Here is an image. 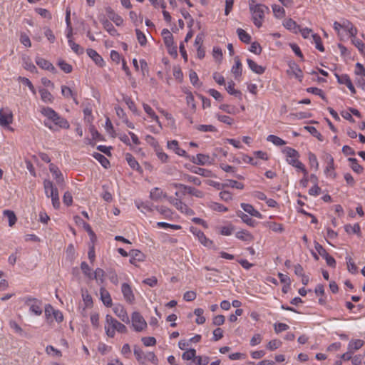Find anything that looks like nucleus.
<instances>
[{
	"label": "nucleus",
	"mask_w": 365,
	"mask_h": 365,
	"mask_svg": "<svg viewBox=\"0 0 365 365\" xmlns=\"http://www.w3.org/2000/svg\"><path fill=\"white\" fill-rule=\"evenodd\" d=\"M98 19L100 22L102 24L103 28L108 32V34L113 36L118 35V31L112 24L105 16L103 14H100L98 16Z\"/></svg>",
	"instance_id": "obj_11"
},
{
	"label": "nucleus",
	"mask_w": 365,
	"mask_h": 365,
	"mask_svg": "<svg viewBox=\"0 0 365 365\" xmlns=\"http://www.w3.org/2000/svg\"><path fill=\"white\" fill-rule=\"evenodd\" d=\"M225 187L242 190L244 188V185L234 180H227L222 185V187Z\"/></svg>",
	"instance_id": "obj_45"
},
{
	"label": "nucleus",
	"mask_w": 365,
	"mask_h": 365,
	"mask_svg": "<svg viewBox=\"0 0 365 365\" xmlns=\"http://www.w3.org/2000/svg\"><path fill=\"white\" fill-rule=\"evenodd\" d=\"M106 274H107L108 279H110V281L111 282V283H113L115 285L118 284V282H119L118 277L115 270H113L112 269H108Z\"/></svg>",
	"instance_id": "obj_56"
},
{
	"label": "nucleus",
	"mask_w": 365,
	"mask_h": 365,
	"mask_svg": "<svg viewBox=\"0 0 365 365\" xmlns=\"http://www.w3.org/2000/svg\"><path fill=\"white\" fill-rule=\"evenodd\" d=\"M283 26L288 30L291 31L294 34L299 33L300 26L294 21L292 19H285Z\"/></svg>",
	"instance_id": "obj_27"
},
{
	"label": "nucleus",
	"mask_w": 365,
	"mask_h": 365,
	"mask_svg": "<svg viewBox=\"0 0 365 365\" xmlns=\"http://www.w3.org/2000/svg\"><path fill=\"white\" fill-rule=\"evenodd\" d=\"M143 107L145 112L158 124L160 128H162V124L159 120V118L155 114L153 108L146 103H143Z\"/></svg>",
	"instance_id": "obj_35"
},
{
	"label": "nucleus",
	"mask_w": 365,
	"mask_h": 365,
	"mask_svg": "<svg viewBox=\"0 0 365 365\" xmlns=\"http://www.w3.org/2000/svg\"><path fill=\"white\" fill-rule=\"evenodd\" d=\"M267 140L277 146L286 144V142L283 139L274 135H269L267 138Z\"/></svg>",
	"instance_id": "obj_49"
},
{
	"label": "nucleus",
	"mask_w": 365,
	"mask_h": 365,
	"mask_svg": "<svg viewBox=\"0 0 365 365\" xmlns=\"http://www.w3.org/2000/svg\"><path fill=\"white\" fill-rule=\"evenodd\" d=\"M335 76L337 79V82L340 84H344L349 89L352 95L356 93V89L347 74L339 75L338 73H335Z\"/></svg>",
	"instance_id": "obj_7"
},
{
	"label": "nucleus",
	"mask_w": 365,
	"mask_h": 365,
	"mask_svg": "<svg viewBox=\"0 0 365 365\" xmlns=\"http://www.w3.org/2000/svg\"><path fill=\"white\" fill-rule=\"evenodd\" d=\"M248 67L255 73L257 74H262L264 71L265 68L262 67V66L258 65L256 62H255L253 60L250 58L247 59Z\"/></svg>",
	"instance_id": "obj_32"
},
{
	"label": "nucleus",
	"mask_w": 365,
	"mask_h": 365,
	"mask_svg": "<svg viewBox=\"0 0 365 365\" xmlns=\"http://www.w3.org/2000/svg\"><path fill=\"white\" fill-rule=\"evenodd\" d=\"M231 71L235 76V78H237L242 76V65L239 56L235 57V65L232 67Z\"/></svg>",
	"instance_id": "obj_28"
},
{
	"label": "nucleus",
	"mask_w": 365,
	"mask_h": 365,
	"mask_svg": "<svg viewBox=\"0 0 365 365\" xmlns=\"http://www.w3.org/2000/svg\"><path fill=\"white\" fill-rule=\"evenodd\" d=\"M121 292L126 302L133 304L135 302V296L130 285L128 283H123L121 285Z\"/></svg>",
	"instance_id": "obj_6"
},
{
	"label": "nucleus",
	"mask_w": 365,
	"mask_h": 365,
	"mask_svg": "<svg viewBox=\"0 0 365 365\" xmlns=\"http://www.w3.org/2000/svg\"><path fill=\"white\" fill-rule=\"evenodd\" d=\"M42 302L41 301H35V303L30 304L29 306V312L36 315L39 316L42 314Z\"/></svg>",
	"instance_id": "obj_39"
},
{
	"label": "nucleus",
	"mask_w": 365,
	"mask_h": 365,
	"mask_svg": "<svg viewBox=\"0 0 365 365\" xmlns=\"http://www.w3.org/2000/svg\"><path fill=\"white\" fill-rule=\"evenodd\" d=\"M106 322L108 325L112 327L115 331H117L119 333L127 332L126 327L109 314H107L106 317Z\"/></svg>",
	"instance_id": "obj_5"
},
{
	"label": "nucleus",
	"mask_w": 365,
	"mask_h": 365,
	"mask_svg": "<svg viewBox=\"0 0 365 365\" xmlns=\"http://www.w3.org/2000/svg\"><path fill=\"white\" fill-rule=\"evenodd\" d=\"M203 313L204 311L201 308H197L194 310L195 315L197 317V319H195V322L197 324H202L205 322V317H203Z\"/></svg>",
	"instance_id": "obj_54"
},
{
	"label": "nucleus",
	"mask_w": 365,
	"mask_h": 365,
	"mask_svg": "<svg viewBox=\"0 0 365 365\" xmlns=\"http://www.w3.org/2000/svg\"><path fill=\"white\" fill-rule=\"evenodd\" d=\"M312 36L313 41L315 43L316 48L322 52L324 51V47L322 44L321 37L317 34H312Z\"/></svg>",
	"instance_id": "obj_55"
},
{
	"label": "nucleus",
	"mask_w": 365,
	"mask_h": 365,
	"mask_svg": "<svg viewBox=\"0 0 365 365\" xmlns=\"http://www.w3.org/2000/svg\"><path fill=\"white\" fill-rule=\"evenodd\" d=\"M342 29L346 31L351 37H355L357 34V29L349 21H345L341 24Z\"/></svg>",
	"instance_id": "obj_37"
},
{
	"label": "nucleus",
	"mask_w": 365,
	"mask_h": 365,
	"mask_svg": "<svg viewBox=\"0 0 365 365\" xmlns=\"http://www.w3.org/2000/svg\"><path fill=\"white\" fill-rule=\"evenodd\" d=\"M304 129L307 130L312 136L317 138L318 140L321 141L323 140V137L322 134L317 130L315 127L307 125L304 127Z\"/></svg>",
	"instance_id": "obj_57"
},
{
	"label": "nucleus",
	"mask_w": 365,
	"mask_h": 365,
	"mask_svg": "<svg viewBox=\"0 0 365 365\" xmlns=\"http://www.w3.org/2000/svg\"><path fill=\"white\" fill-rule=\"evenodd\" d=\"M240 40L245 43H249L251 41V36L246 32L244 29L238 28L236 31Z\"/></svg>",
	"instance_id": "obj_41"
},
{
	"label": "nucleus",
	"mask_w": 365,
	"mask_h": 365,
	"mask_svg": "<svg viewBox=\"0 0 365 365\" xmlns=\"http://www.w3.org/2000/svg\"><path fill=\"white\" fill-rule=\"evenodd\" d=\"M215 162V158H212L208 155L199 153L196 155V165H212Z\"/></svg>",
	"instance_id": "obj_17"
},
{
	"label": "nucleus",
	"mask_w": 365,
	"mask_h": 365,
	"mask_svg": "<svg viewBox=\"0 0 365 365\" xmlns=\"http://www.w3.org/2000/svg\"><path fill=\"white\" fill-rule=\"evenodd\" d=\"M81 269L83 274L85 276H86L88 278L91 279V277H93V273L91 272V269L86 262H81Z\"/></svg>",
	"instance_id": "obj_62"
},
{
	"label": "nucleus",
	"mask_w": 365,
	"mask_h": 365,
	"mask_svg": "<svg viewBox=\"0 0 365 365\" xmlns=\"http://www.w3.org/2000/svg\"><path fill=\"white\" fill-rule=\"evenodd\" d=\"M186 194H190L198 198H202L204 197V192L202 191L187 185L185 186L181 195H185Z\"/></svg>",
	"instance_id": "obj_25"
},
{
	"label": "nucleus",
	"mask_w": 365,
	"mask_h": 365,
	"mask_svg": "<svg viewBox=\"0 0 365 365\" xmlns=\"http://www.w3.org/2000/svg\"><path fill=\"white\" fill-rule=\"evenodd\" d=\"M49 171L51 173L53 178L56 180V183L58 185H59L60 186L64 185V179L63 174L55 164H49Z\"/></svg>",
	"instance_id": "obj_10"
},
{
	"label": "nucleus",
	"mask_w": 365,
	"mask_h": 365,
	"mask_svg": "<svg viewBox=\"0 0 365 365\" xmlns=\"http://www.w3.org/2000/svg\"><path fill=\"white\" fill-rule=\"evenodd\" d=\"M68 43L69 46L71 47V48L75 53H76L78 55H81V54L83 53V52H84L83 48L78 43H76L73 41V39H68Z\"/></svg>",
	"instance_id": "obj_50"
},
{
	"label": "nucleus",
	"mask_w": 365,
	"mask_h": 365,
	"mask_svg": "<svg viewBox=\"0 0 365 365\" xmlns=\"http://www.w3.org/2000/svg\"><path fill=\"white\" fill-rule=\"evenodd\" d=\"M190 231L197 237L199 241L205 247H209L212 244V242L206 237L202 231L195 227H190Z\"/></svg>",
	"instance_id": "obj_8"
},
{
	"label": "nucleus",
	"mask_w": 365,
	"mask_h": 365,
	"mask_svg": "<svg viewBox=\"0 0 365 365\" xmlns=\"http://www.w3.org/2000/svg\"><path fill=\"white\" fill-rule=\"evenodd\" d=\"M168 148L173 150L175 154L182 157H188L186 151L179 147L178 142L176 140H173L170 141H168L167 143Z\"/></svg>",
	"instance_id": "obj_15"
},
{
	"label": "nucleus",
	"mask_w": 365,
	"mask_h": 365,
	"mask_svg": "<svg viewBox=\"0 0 365 365\" xmlns=\"http://www.w3.org/2000/svg\"><path fill=\"white\" fill-rule=\"evenodd\" d=\"M307 92L320 96L323 100L327 101V98L323 91L317 87H309L307 88Z\"/></svg>",
	"instance_id": "obj_61"
},
{
	"label": "nucleus",
	"mask_w": 365,
	"mask_h": 365,
	"mask_svg": "<svg viewBox=\"0 0 365 365\" xmlns=\"http://www.w3.org/2000/svg\"><path fill=\"white\" fill-rule=\"evenodd\" d=\"M309 163L312 168H314L316 170L319 168V163L317 158L315 154L309 152L308 154Z\"/></svg>",
	"instance_id": "obj_63"
},
{
	"label": "nucleus",
	"mask_w": 365,
	"mask_h": 365,
	"mask_svg": "<svg viewBox=\"0 0 365 365\" xmlns=\"http://www.w3.org/2000/svg\"><path fill=\"white\" fill-rule=\"evenodd\" d=\"M155 210H156L159 213L163 215L165 218L171 217L173 212L171 210L165 206H155Z\"/></svg>",
	"instance_id": "obj_51"
},
{
	"label": "nucleus",
	"mask_w": 365,
	"mask_h": 365,
	"mask_svg": "<svg viewBox=\"0 0 365 365\" xmlns=\"http://www.w3.org/2000/svg\"><path fill=\"white\" fill-rule=\"evenodd\" d=\"M344 230L349 234H359L360 232L361 228L359 225L358 223H356L354 225H346L344 226Z\"/></svg>",
	"instance_id": "obj_58"
},
{
	"label": "nucleus",
	"mask_w": 365,
	"mask_h": 365,
	"mask_svg": "<svg viewBox=\"0 0 365 365\" xmlns=\"http://www.w3.org/2000/svg\"><path fill=\"white\" fill-rule=\"evenodd\" d=\"M115 112H116V114L118 116V118H121L123 120V122L124 123H125L126 125L129 128L134 129L135 128L134 124L128 120L127 115H126L125 111L123 110V109L119 106L115 107Z\"/></svg>",
	"instance_id": "obj_26"
},
{
	"label": "nucleus",
	"mask_w": 365,
	"mask_h": 365,
	"mask_svg": "<svg viewBox=\"0 0 365 365\" xmlns=\"http://www.w3.org/2000/svg\"><path fill=\"white\" fill-rule=\"evenodd\" d=\"M113 312L115 313V314L123 322L125 323H129L130 322V319H129V317L127 314V312L126 310L125 309V308L123 307V305L121 304H116L114 306L113 309Z\"/></svg>",
	"instance_id": "obj_12"
},
{
	"label": "nucleus",
	"mask_w": 365,
	"mask_h": 365,
	"mask_svg": "<svg viewBox=\"0 0 365 365\" xmlns=\"http://www.w3.org/2000/svg\"><path fill=\"white\" fill-rule=\"evenodd\" d=\"M132 326L135 331L139 332L147 327V322L138 312H134L131 316Z\"/></svg>",
	"instance_id": "obj_3"
},
{
	"label": "nucleus",
	"mask_w": 365,
	"mask_h": 365,
	"mask_svg": "<svg viewBox=\"0 0 365 365\" xmlns=\"http://www.w3.org/2000/svg\"><path fill=\"white\" fill-rule=\"evenodd\" d=\"M13 121V114L12 112L7 109L4 110L0 109V125L2 127H7Z\"/></svg>",
	"instance_id": "obj_9"
},
{
	"label": "nucleus",
	"mask_w": 365,
	"mask_h": 365,
	"mask_svg": "<svg viewBox=\"0 0 365 365\" xmlns=\"http://www.w3.org/2000/svg\"><path fill=\"white\" fill-rule=\"evenodd\" d=\"M100 294L101 299L104 304L108 307H111L112 305V299L110 293L103 287L100 289Z\"/></svg>",
	"instance_id": "obj_30"
},
{
	"label": "nucleus",
	"mask_w": 365,
	"mask_h": 365,
	"mask_svg": "<svg viewBox=\"0 0 365 365\" xmlns=\"http://www.w3.org/2000/svg\"><path fill=\"white\" fill-rule=\"evenodd\" d=\"M266 226L273 232L277 233H282L284 230L282 224L272 221L266 222Z\"/></svg>",
	"instance_id": "obj_42"
},
{
	"label": "nucleus",
	"mask_w": 365,
	"mask_h": 365,
	"mask_svg": "<svg viewBox=\"0 0 365 365\" xmlns=\"http://www.w3.org/2000/svg\"><path fill=\"white\" fill-rule=\"evenodd\" d=\"M135 203L136 207L139 210H141V211L145 210L148 212H151L155 209V206L152 203H150L148 202H135Z\"/></svg>",
	"instance_id": "obj_46"
},
{
	"label": "nucleus",
	"mask_w": 365,
	"mask_h": 365,
	"mask_svg": "<svg viewBox=\"0 0 365 365\" xmlns=\"http://www.w3.org/2000/svg\"><path fill=\"white\" fill-rule=\"evenodd\" d=\"M108 18L118 26H121L123 23V18L118 14H115V11L110 8L107 7L106 9Z\"/></svg>",
	"instance_id": "obj_20"
},
{
	"label": "nucleus",
	"mask_w": 365,
	"mask_h": 365,
	"mask_svg": "<svg viewBox=\"0 0 365 365\" xmlns=\"http://www.w3.org/2000/svg\"><path fill=\"white\" fill-rule=\"evenodd\" d=\"M236 214L237 217L241 218L243 222H245L250 227H255L258 224V222L256 220H253L248 215L244 213L241 210H238L236 212Z\"/></svg>",
	"instance_id": "obj_22"
},
{
	"label": "nucleus",
	"mask_w": 365,
	"mask_h": 365,
	"mask_svg": "<svg viewBox=\"0 0 365 365\" xmlns=\"http://www.w3.org/2000/svg\"><path fill=\"white\" fill-rule=\"evenodd\" d=\"M43 183L45 195L47 197L53 199L59 197L58 189L52 181L45 179Z\"/></svg>",
	"instance_id": "obj_4"
},
{
	"label": "nucleus",
	"mask_w": 365,
	"mask_h": 365,
	"mask_svg": "<svg viewBox=\"0 0 365 365\" xmlns=\"http://www.w3.org/2000/svg\"><path fill=\"white\" fill-rule=\"evenodd\" d=\"M41 113L46 117L43 125L52 131L59 129H68V121L50 107H41Z\"/></svg>",
	"instance_id": "obj_1"
},
{
	"label": "nucleus",
	"mask_w": 365,
	"mask_h": 365,
	"mask_svg": "<svg viewBox=\"0 0 365 365\" xmlns=\"http://www.w3.org/2000/svg\"><path fill=\"white\" fill-rule=\"evenodd\" d=\"M105 271L101 268H97L93 273V277L91 279H96L97 282L99 281L101 284L104 282Z\"/></svg>",
	"instance_id": "obj_43"
},
{
	"label": "nucleus",
	"mask_w": 365,
	"mask_h": 365,
	"mask_svg": "<svg viewBox=\"0 0 365 365\" xmlns=\"http://www.w3.org/2000/svg\"><path fill=\"white\" fill-rule=\"evenodd\" d=\"M235 82L233 81H230L227 83V86H226V91L227 93L230 95H232L237 98H238L240 100L242 99V93L240 90L235 89Z\"/></svg>",
	"instance_id": "obj_31"
},
{
	"label": "nucleus",
	"mask_w": 365,
	"mask_h": 365,
	"mask_svg": "<svg viewBox=\"0 0 365 365\" xmlns=\"http://www.w3.org/2000/svg\"><path fill=\"white\" fill-rule=\"evenodd\" d=\"M23 67L30 71L31 73H37V68L35 65L32 63L31 58L29 56H24L22 58Z\"/></svg>",
	"instance_id": "obj_34"
},
{
	"label": "nucleus",
	"mask_w": 365,
	"mask_h": 365,
	"mask_svg": "<svg viewBox=\"0 0 365 365\" xmlns=\"http://www.w3.org/2000/svg\"><path fill=\"white\" fill-rule=\"evenodd\" d=\"M352 42L354 44V46L358 48L359 52L363 55L365 56V44L359 38H356V37H353Z\"/></svg>",
	"instance_id": "obj_60"
},
{
	"label": "nucleus",
	"mask_w": 365,
	"mask_h": 365,
	"mask_svg": "<svg viewBox=\"0 0 365 365\" xmlns=\"http://www.w3.org/2000/svg\"><path fill=\"white\" fill-rule=\"evenodd\" d=\"M346 264H347V269L349 272L351 274H355L358 271V268L355 263L353 262L351 257L350 256H346L345 257Z\"/></svg>",
	"instance_id": "obj_52"
},
{
	"label": "nucleus",
	"mask_w": 365,
	"mask_h": 365,
	"mask_svg": "<svg viewBox=\"0 0 365 365\" xmlns=\"http://www.w3.org/2000/svg\"><path fill=\"white\" fill-rule=\"evenodd\" d=\"M182 358L184 360H193V362H195V358H196V351L194 349H190L189 350L185 351L182 355Z\"/></svg>",
	"instance_id": "obj_53"
},
{
	"label": "nucleus",
	"mask_w": 365,
	"mask_h": 365,
	"mask_svg": "<svg viewBox=\"0 0 365 365\" xmlns=\"http://www.w3.org/2000/svg\"><path fill=\"white\" fill-rule=\"evenodd\" d=\"M54 312L53 307L48 304L45 306V317L48 322H53V312Z\"/></svg>",
	"instance_id": "obj_64"
},
{
	"label": "nucleus",
	"mask_w": 365,
	"mask_h": 365,
	"mask_svg": "<svg viewBox=\"0 0 365 365\" xmlns=\"http://www.w3.org/2000/svg\"><path fill=\"white\" fill-rule=\"evenodd\" d=\"M282 152L286 155V160L288 164L291 165V162L293 160H299V153L295 149L290 147H285Z\"/></svg>",
	"instance_id": "obj_14"
},
{
	"label": "nucleus",
	"mask_w": 365,
	"mask_h": 365,
	"mask_svg": "<svg viewBox=\"0 0 365 365\" xmlns=\"http://www.w3.org/2000/svg\"><path fill=\"white\" fill-rule=\"evenodd\" d=\"M190 171L195 174L207 178L210 177L212 175V172L210 170L199 167H192V169H190Z\"/></svg>",
	"instance_id": "obj_44"
},
{
	"label": "nucleus",
	"mask_w": 365,
	"mask_h": 365,
	"mask_svg": "<svg viewBox=\"0 0 365 365\" xmlns=\"http://www.w3.org/2000/svg\"><path fill=\"white\" fill-rule=\"evenodd\" d=\"M240 206L245 212L250 214L251 216L258 219L262 218L263 215L258 210L255 209L252 205L243 202L240 204Z\"/></svg>",
	"instance_id": "obj_19"
},
{
	"label": "nucleus",
	"mask_w": 365,
	"mask_h": 365,
	"mask_svg": "<svg viewBox=\"0 0 365 365\" xmlns=\"http://www.w3.org/2000/svg\"><path fill=\"white\" fill-rule=\"evenodd\" d=\"M129 255L130 257V263L135 266H137V262H143L145 259V255L138 250H132Z\"/></svg>",
	"instance_id": "obj_16"
},
{
	"label": "nucleus",
	"mask_w": 365,
	"mask_h": 365,
	"mask_svg": "<svg viewBox=\"0 0 365 365\" xmlns=\"http://www.w3.org/2000/svg\"><path fill=\"white\" fill-rule=\"evenodd\" d=\"M290 73L294 76L300 82L303 79V72L299 66L296 63H292L289 65Z\"/></svg>",
	"instance_id": "obj_29"
},
{
	"label": "nucleus",
	"mask_w": 365,
	"mask_h": 365,
	"mask_svg": "<svg viewBox=\"0 0 365 365\" xmlns=\"http://www.w3.org/2000/svg\"><path fill=\"white\" fill-rule=\"evenodd\" d=\"M36 63L42 69L48 70L53 73H56V68L53 66V64L48 61L37 56L35 59Z\"/></svg>",
	"instance_id": "obj_13"
},
{
	"label": "nucleus",
	"mask_w": 365,
	"mask_h": 365,
	"mask_svg": "<svg viewBox=\"0 0 365 365\" xmlns=\"http://www.w3.org/2000/svg\"><path fill=\"white\" fill-rule=\"evenodd\" d=\"M235 237L237 239L245 242H251L254 239L253 235L249 231L245 230L237 232L235 233Z\"/></svg>",
	"instance_id": "obj_33"
},
{
	"label": "nucleus",
	"mask_w": 365,
	"mask_h": 365,
	"mask_svg": "<svg viewBox=\"0 0 365 365\" xmlns=\"http://www.w3.org/2000/svg\"><path fill=\"white\" fill-rule=\"evenodd\" d=\"M3 214L5 217L8 218L9 220V225L10 227L13 226L16 222V217L15 215V213L9 210H5L3 212Z\"/></svg>",
	"instance_id": "obj_47"
},
{
	"label": "nucleus",
	"mask_w": 365,
	"mask_h": 365,
	"mask_svg": "<svg viewBox=\"0 0 365 365\" xmlns=\"http://www.w3.org/2000/svg\"><path fill=\"white\" fill-rule=\"evenodd\" d=\"M61 94L65 97V98H73V102L78 105V101L77 100V93L76 92H74L71 90V88L66 86H61Z\"/></svg>",
	"instance_id": "obj_24"
},
{
	"label": "nucleus",
	"mask_w": 365,
	"mask_h": 365,
	"mask_svg": "<svg viewBox=\"0 0 365 365\" xmlns=\"http://www.w3.org/2000/svg\"><path fill=\"white\" fill-rule=\"evenodd\" d=\"M125 160L129 165V166L135 170H137L140 173L143 172L142 168L140 166L138 161L135 160V158L130 154V153H126L125 154Z\"/></svg>",
	"instance_id": "obj_23"
},
{
	"label": "nucleus",
	"mask_w": 365,
	"mask_h": 365,
	"mask_svg": "<svg viewBox=\"0 0 365 365\" xmlns=\"http://www.w3.org/2000/svg\"><path fill=\"white\" fill-rule=\"evenodd\" d=\"M250 12L252 16V21L254 24L257 27L260 28L262 25V21L264 18L265 11H269V8L261 4H249Z\"/></svg>",
	"instance_id": "obj_2"
},
{
	"label": "nucleus",
	"mask_w": 365,
	"mask_h": 365,
	"mask_svg": "<svg viewBox=\"0 0 365 365\" xmlns=\"http://www.w3.org/2000/svg\"><path fill=\"white\" fill-rule=\"evenodd\" d=\"M349 161L351 163V167L354 172L356 173H361L363 171L364 168L358 163L356 158H349Z\"/></svg>",
	"instance_id": "obj_59"
},
{
	"label": "nucleus",
	"mask_w": 365,
	"mask_h": 365,
	"mask_svg": "<svg viewBox=\"0 0 365 365\" xmlns=\"http://www.w3.org/2000/svg\"><path fill=\"white\" fill-rule=\"evenodd\" d=\"M39 93L41 96V100L46 103H52L53 102L54 98L53 95L46 89L41 88L39 89Z\"/></svg>",
	"instance_id": "obj_36"
},
{
	"label": "nucleus",
	"mask_w": 365,
	"mask_h": 365,
	"mask_svg": "<svg viewBox=\"0 0 365 365\" xmlns=\"http://www.w3.org/2000/svg\"><path fill=\"white\" fill-rule=\"evenodd\" d=\"M92 156L96 160H98L100 164L104 168H108L110 165V162L109 160L103 155H102L101 153H93L92 154Z\"/></svg>",
	"instance_id": "obj_40"
},
{
	"label": "nucleus",
	"mask_w": 365,
	"mask_h": 365,
	"mask_svg": "<svg viewBox=\"0 0 365 365\" xmlns=\"http://www.w3.org/2000/svg\"><path fill=\"white\" fill-rule=\"evenodd\" d=\"M364 344V341L361 339H352L348 344V350L352 353L361 349Z\"/></svg>",
	"instance_id": "obj_38"
},
{
	"label": "nucleus",
	"mask_w": 365,
	"mask_h": 365,
	"mask_svg": "<svg viewBox=\"0 0 365 365\" xmlns=\"http://www.w3.org/2000/svg\"><path fill=\"white\" fill-rule=\"evenodd\" d=\"M86 53L97 66L103 67L105 65L103 58L94 49L88 48Z\"/></svg>",
	"instance_id": "obj_21"
},
{
	"label": "nucleus",
	"mask_w": 365,
	"mask_h": 365,
	"mask_svg": "<svg viewBox=\"0 0 365 365\" xmlns=\"http://www.w3.org/2000/svg\"><path fill=\"white\" fill-rule=\"evenodd\" d=\"M133 352L138 363L141 365H144V355H145L146 353H144L140 348L137 346L134 347Z\"/></svg>",
	"instance_id": "obj_48"
},
{
	"label": "nucleus",
	"mask_w": 365,
	"mask_h": 365,
	"mask_svg": "<svg viewBox=\"0 0 365 365\" xmlns=\"http://www.w3.org/2000/svg\"><path fill=\"white\" fill-rule=\"evenodd\" d=\"M168 197L166 193H165L160 188L154 187L150 192V198L155 202L161 201L163 198Z\"/></svg>",
	"instance_id": "obj_18"
}]
</instances>
